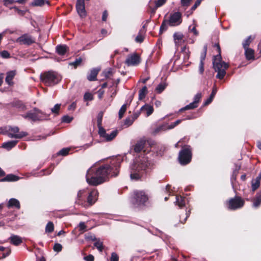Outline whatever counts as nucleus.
<instances>
[{
  "label": "nucleus",
  "mask_w": 261,
  "mask_h": 261,
  "mask_svg": "<svg viewBox=\"0 0 261 261\" xmlns=\"http://www.w3.org/2000/svg\"><path fill=\"white\" fill-rule=\"evenodd\" d=\"M94 99L93 95L90 92H87L84 95V99L85 101H91Z\"/></svg>",
  "instance_id": "8fccbe9b"
},
{
  "label": "nucleus",
  "mask_w": 261,
  "mask_h": 261,
  "mask_svg": "<svg viewBox=\"0 0 261 261\" xmlns=\"http://www.w3.org/2000/svg\"><path fill=\"white\" fill-rule=\"evenodd\" d=\"M198 105H196L195 102H191L190 104L187 105L184 108H181L179 110V112H183L185 111L188 110H192L196 108H197Z\"/></svg>",
  "instance_id": "72a5a7b5"
},
{
  "label": "nucleus",
  "mask_w": 261,
  "mask_h": 261,
  "mask_svg": "<svg viewBox=\"0 0 261 261\" xmlns=\"http://www.w3.org/2000/svg\"><path fill=\"white\" fill-rule=\"evenodd\" d=\"M261 180V174H259L255 179L252 180L251 187L252 190L254 192L260 186Z\"/></svg>",
  "instance_id": "5701e85b"
},
{
  "label": "nucleus",
  "mask_w": 261,
  "mask_h": 261,
  "mask_svg": "<svg viewBox=\"0 0 261 261\" xmlns=\"http://www.w3.org/2000/svg\"><path fill=\"white\" fill-rule=\"evenodd\" d=\"M9 240L11 244L15 246H18L22 242L21 238L17 235H12Z\"/></svg>",
  "instance_id": "aec40b11"
},
{
  "label": "nucleus",
  "mask_w": 261,
  "mask_h": 261,
  "mask_svg": "<svg viewBox=\"0 0 261 261\" xmlns=\"http://www.w3.org/2000/svg\"><path fill=\"white\" fill-rule=\"evenodd\" d=\"M154 109L152 106L146 104L142 106L140 109V111L144 112H146V116H149L151 115L153 112Z\"/></svg>",
  "instance_id": "b1692460"
},
{
  "label": "nucleus",
  "mask_w": 261,
  "mask_h": 261,
  "mask_svg": "<svg viewBox=\"0 0 261 261\" xmlns=\"http://www.w3.org/2000/svg\"><path fill=\"white\" fill-rule=\"evenodd\" d=\"M102 114L99 113L97 116V126H99L100 125H102Z\"/></svg>",
  "instance_id": "e2e57ef3"
},
{
  "label": "nucleus",
  "mask_w": 261,
  "mask_h": 261,
  "mask_svg": "<svg viewBox=\"0 0 261 261\" xmlns=\"http://www.w3.org/2000/svg\"><path fill=\"white\" fill-rule=\"evenodd\" d=\"M40 81L46 86H53L61 81V77L58 73L53 71L44 72L40 74Z\"/></svg>",
  "instance_id": "423d86ee"
},
{
  "label": "nucleus",
  "mask_w": 261,
  "mask_h": 261,
  "mask_svg": "<svg viewBox=\"0 0 261 261\" xmlns=\"http://www.w3.org/2000/svg\"><path fill=\"white\" fill-rule=\"evenodd\" d=\"M20 177L13 174H9L0 179L1 182H13L19 179Z\"/></svg>",
  "instance_id": "a211bd4d"
},
{
  "label": "nucleus",
  "mask_w": 261,
  "mask_h": 261,
  "mask_svg": "<svg viewBox=\"0 0 261 261\" xmlns=\"http://www.w3.org/2000/svg\"><path fill=\"white\" fill-rule=\"evenodd\" d=\"M183 121L182 119H178L175 122L171 123L170 125L166 126L165 125H162L158 127L155 129V132H159L161 130H165L167 129H171L174 128L175 127L179 124L181 122Z\"/></svg>",
  "instance_id": "dca6fc26"
},
{
  "label": "nucleus",
  "mask_w": 261,
  "mask_h": 261,
  "mask_svg": "<svg viewBox=\"0 0 261 261\" xmlns=\"http://www.w3.org/2000/svg\"><path fill=\"white\" fill-rule=\"evenodd\" d=\"M192 0H181L180 4L181 6L185 8V9L188 8L191 4Z\"/></svg>",
  "instance_id": "3c124183"
},
{
  "label": "nucleus",
  "mask_w": 261,
  "mask_h": 261,
  "mask_svg": "<svg viewBox=\"0 0 261 261\" xmlns=\"http://www.w3.org/2000/svg\"><path fill=\"white\" fill-rule=\"evenodd\" d=\"M99 70L94 68L90 71V73L87 75V79L89 81H95L97 80V76Z\"/></svg>",
  "instance_id": "bb28decb"
},
{
  "label": "nucleus",
  "mask_w": 261,
  "mask_h": 261,
  "mask_svg": "<svg viewBox=\"0 0 261 261\" xmlns=\"http://www.w3.org/2000/svg\"><path fill=\"white\" fill-rule=\"evenodd\" d=\"M108 16V12L107 10H105L102 13V20L103 21H106Z\"/></svg>",
  "instance_id": "338daca9"
},
{
  "label": "nucleus",
  "mask_w": 261,
  "mask_h": 261,
  "mask_svg": "<svg viewBox=\"0 0 261 261\" xmlns=\"http://www.w3.org/2000/svg\"><path fill=\"white\" fill-rule=\"evenodd\" d=\"M153 144V143L151 140L143 137L136 142L132 146V149L136 153H140L142 151L145 152L148 147H151Z\"/></svg>",
  "instance_id": "9d476101"
},
{
  "label": "nucleus",
  "mask_w": 261,
  "mask_h": 261,
  "mask_svg": "<svg viewBox=\"0 0 261 261\" xmlns=\"http://www.w3.org/2000/svg\"><path fill=\"white\" fill-rule=\"evenodd\" d=\"M245 204L244 200L240 196L236 195L234 197L231 198L227 200L225 204L228 210L236 211L241 208Z\"/></svg>",
  "instance_id": "1a4fd4ad"
},
{
  "label": "nucleus",
  "mask_w": 261,
  "mask_h": 261,
  "mask_svg": "<svg viewBox=\"0 0 261 261\" xmlns=\"http://www.w3.org/2000/svg\"><path fill=\"white\" fill-rule=\"evenodd\" d=\"M110 261H119V256L116 252H112Z\"/></svg>",
  "instance_id": "bf43d9fd"
},
{
  "label": "nucleus",
  "mask_w": 261,
  "mask_h": 261,
  "mask_svg": "<svg viewBox=\"0 0 261 261\" xmlns=\"http://www.w3.org/2000/svg\"><path fill=\"white\" fill-rule=\"evenodd\" d=\"M152 165L146 158L137 160L130 167V179L135 181L141 180Z\"/></svg>",
  "instance_id": "f03ea898"
},
{
  "label": "nucleus",
  "mask_w": 261,
  "mask_h": 261,
  "mask_svg": "<svg viewBox=\"0 0 261 261\" xmlns=\"http://www.w3.org/2000/svg\"><path fill=\"white\" fill-rule=\"evenodd\" d=\"M167 86V85L165 83H160L157 86L155 91L157 93L160 94L165 89Z\"/></svg>",
  "instance_id": "4c0bfd02"
},
{
  "label": "nucleus",
  "mask_w": 261,
  "mask_h": 261,
  "mask_svg": "<svg viewBox=\"0 0 261 261\" xmlns=\"http://www.w3.org/2000/svg\"><path fill=\"white\" fill-rule=\"evenodd\" d=\"M16 75V71H10L7 73V76L5 79L6 82L9 85H11L12 83V80Z\"/></svg>",
  "instance_id": "c756f323"
},
{
  "label": "nucleus",
  "mask_w": 261,
  "mask_h": 261,
  "mask_svg": "<svg viewBox=\"0 0 261 261\" xmlns=\"http://www.w3.org/2000/svg\"><path fill=\"white\" fill-rule=\"evenodd\" d=\"M166 1L167 0H158L155 2V8L161 7L166 3Z\"/></svg>",
  "instance_id": "052dcab7"
},
{
  "label": "nucleus",
  "mask_w": 261,
  "mask_h": 261,
  "mask_svg": "<svg viewBox=\"0 0 261 261\" xmlns=\"http://www.w3.org/2000/svg\"><path fill=\"white\" fill-rule=\"evenodd\" d=\"M202 1V0H196L194 5L191 7L190 11L187 12V13H189L188 16L193 13V11H195L197 9V8L200 5Z\"/></svg>",
  "instance_id": "a19ab883"
},
{
  "label": "nucleus",
  "mask_w": 261,
  "mask_h": 261,
  "mask_svg": "<svg viewBox=\"0 0 261 261\" xmlns=\"http://www.w3.org/2000/svg\"><path fill=\"white\" fill-rule=\"evenodd\" d=\"M12 105L13 107L19 109L22 111L26 109L25 106L23 103V102L21 101L20 100H16L15 101H14L12 103Z\"/></svg>",
  "instance_id": "e433bc0d"
},
{
  "label": "nucleus",
  "mask_w": 261,
  "mask_h": 261,
  "mask_svg": "<svg viewBox=\"0 0 261 261\" xmlns=\"http://www.w3.org/2000/svg\"><path fill=\"white\" fill-rule=\"evenodd\" d=\"M121 163L120 159L114 158L109 163L92 166L87 172V182L90 185L96 186L107 181L110 176H117L119 173Z\"/></svg>",
  "instance_id": "f257e3e1"
},
{
  "label": "nucleus",
  "mask_w": 261,
  "mask_h": 261,
  "mask_svg": "<svg viewBox=\"0 0 261 261\" xmlns=\"http://www.w3.org/2000/svg\"><path fill=\"white\" fill-rule=\"evenodd\" d=\"M84 259L86 261H94V257L92 254H89L86 256H85L84 257Z\"/></svg>",
  "instance_id": "0e129e2a"
},
{
  "label": "nucleus",
  "mask_w": 261,
  "mask_h": 261,
  "mask_svg": "<svg viewBox=\"0 0 261 261\" xmlns=\"http://www.w3.org/2000/svg\"><path fill=\"white\" fill-rule=\"evenodd\" d=\"M167 24H168V21L167 19H164L163 20L161 25L160 28V32L159 34L161 35L162 33L167 31L168 29V26Z\"/></svg>",
  "instance_id": "f704fd0d"
},
{
  "label": "nucleus",
  "mask_w": 261,
  "mask_h": 261,
  "mask_svg": "<svg viewBox=\"0 0 261 261\" xmlns=\"http://www.w3.org/2000/svg\"><path fill=\"white\" fill-rule=\"evenodd\" d=\"M192 157V148L190 145H185L182 147L179 151L178 160L181 165H186L189 164Z\"/></svg>",
  "instance_id": "0eeeda50"
},
{
  "label": "nucleus",
  "mask_w": 261,
  "mask_h": 261,
  "mask_svg": "<svg viewBox=\"0 0 261 261\" xmlns=\"http://www.w3.org/2000/svg\"><path fill=\"white\" fill-rule=\"evenodd\" d=\"M55 251L60 252L62 249V246L59 243H55L53 248Z\"/></svg>",
  "instance_id": "13d9d810"
},
{
  "label": "nucleus",
  "mask_w": 261,
  "mask_h": 261,
  "mask_svg": "<svg viewBox=\"0 0 261 261\" xmlns=\"http://www.w3.org/2000/svg\"><path fill=\"white\" fill-rule=\"evenodd\" d=\"M255 39L254 36H248L242 43L243 47L244 48H248L250 44Z\"/></svg>",
  "instance_id": "473e14b6"
},
{
  "label": "nucleus",
  "mask_w": 261,
  "mask_h": 261,
  "mask_svg": "<svg viewBox=\"0 0 261 261\" xmlns=\"http://www.w3.org/2000/svg\"><path fill=\"white\" fill-rule=\"evenodd\" d=\"M173 38L175 42L176 41H181L183 40L184 35L182 33L179 32H176L173 35Z\"/></svg>",
  "instance_id": "37998d69"
},
{
  "label": "nucleus",
  "mask_w": 261,
  "mask_h": 261,
  "mask_svg": "<svg viewBox=\"0 0 261 261\" xmlns=\"http://www.w3.org/2000/svg\"><path fill=\"white\" fill-rule=\"evenodd\" d=\"M118 130H115L112 131L111 134L109 135L107 133L106 136L103 137L107 141H110L113 140L118 135Z\"/></svg>",
  "instance_id": "2f4dec72"
},
{
  "label": "nucleus",
  "mask_w": 261,
  "mask_h": 261,
  "mask_svg": "<svg viewBox=\"0 0 261 261\" xmlns=\"http://www.w3.org/2000/svg\"><path fill=\"white\" fill-rule=\"evenodd\" d=\"M73 118L69 116L68 115H64L62 118V121L63 122L69 123L71 122Z\"/></svg>",
  "instance_id": "5fc2aeb1"
},
{
  "label": "nucleus",
  "mask_w": 261,
  "mask_h": 261,
  "mask_svg": "<svg viewBox=\"0 0 261 261\" xmlns=\"http://www.w3.org/2000/svg\"><path fill=\"white\" fill-rule=\"evenodd\" d=\"M98 134L99 135V136L103 138L105 136H106V134H107L106 130L104 128H103L102 127V125H100L99 126H98Z\"/></svg>",
  "instance_id": "603ef678"
},
{
  "label": "nucleus",
  "mask_w": 261,
  "mask_h": 261,
  "mask_svg": "<svg viewBox=\"0 0 261 261\" xmlns=\"http://www.w3.org/2000/svg\"><path fill=\"white\" fill-rule=\"evenodd\" d=\"M201 98V94L200 93H197L194 98L193 102H195L196 105H198V103L200 100Z\"/></svg>",
  "instance_id": "6e6d98bb"
},
{
  "label": "nucleus",
  "mask_w": 261,
  "mask_h": 261,
  "mask_svg": "<svg viewBox=\"0 0 261 261\" xmlns=\"http://www.w3.org/2000/svg\"><path fill=\"white\" fill-rule=\"evenodd\" d=\"M130 202L134 207L142 208L149 204V197L144 190H134L131 195Z\"/></svg>",
  "instance_id": "39448f33"
},
{
  "label": "nucleus",
  "mask_w": 261,
  "mask_h": 261,
  "mask_svg": "<svg viewBox=\"0 0 261 261\" xmlns=\"http://www.w3.org/2000/svg\"><path fill=\"white\" fill-rule=\"evenodd\" d=\"M252 205L255 208L258 207L261 204V191L257 192L252 200Z\"/></svg>",
  "instance_id": "4be33fe9"
},
{
  "label": "nucleus",
  "mask_w": 261,
  "mask_h": 261,
  "mask_svg": "<svg viewBox=\"0 0 261 261\" xmlns=\"http://www.w3.org/2000/svg\"><path fill=\"white\" fill-rule=\"evenodd\" d=\"M49 116V115L42 112L36 108H35L33 111H30L23 115L24 119L31 120L33 122L46 120Z\"/></svg>",
  "instance_id": "6e6552de"
},
{
  "label": "nucleus",
  "mask_w": 261,
  "mask_h": 261,
  "mask_svg": "<svg viewBox=\"0 0 261 261\" xmlns=\"http://www.w3.org/2000/svg\"><path fill=\"white\" fill-rule=\"evenodd\" d=\"M7 207L8 208L15 207L19 210L20 208V204L17 199L11 198L7 204Z\"/></svg>",
  "instance_id": "412c9836"
},
{
  "label": "nucleus",
  "mask_w": 261,
  "mask_h": 261,
  "mask_svg": "<svg viewBox=\"0 0 261 261\" xmlns=\"http://www.w3.org/2000/svg\"><path fill=\"white\" fill-rule=\"evenodd\" d=\"M54 230V223L49 221L47 223L45 227V232L48 233H51Z\"/></svg>",
  "instance_id": "ea45409f"
},
{
  "label": "nucleus",
  "mask_w": 261,
  "mask_h": 261,
  "mask_svg": "<svg viewBox=\"0 0 261 261\" xmlns=\"http://www.w3.org/2000/svg\"><path fill=\"white\" fill-rule=\"evenodd\" d=\"M168 24L170 27L177 26L182 23V14L179 12H176L170 14L168 20Z\"/></svg>",
  "instance_id": "f8f14e48"
},
{
  "label": "nucleus",
  "mask_w": 261,
  "mask_h": 261,
  "mask_svg": "<svg viewBox=\"0 0 261 261\" xmlns=\"http://www.w3.org/2000/svg\"><path fill=\"white\" fill-rule=\"evenodd\" d=\"M126 107H126V104L123 105L122 106V107H121V108L119 111V119H121L123 117L124 114L125 113V112L126 111Z\"/></svg>",
  "instance_id": "49530a36"
},
{
  "label": "nucleus",
  "mask_w": 261,
  "mask_h": 261,
  "mask_svg": "<svg viewBox=\"0 0 261 261\" xmlns=\"http://www.w3.org/2000/svg\"><path fill=\"white\" fill-rule=\"evenodd\" d=\"M217 90L215 86H214L213 87L212 91L211 94H210L209 97L205 101V102L203 103V106H206L210 104L212 101L213 100L216 93H217Z\"/></svg>",
  "instance_id": "393cba45"
},
{
  "label": "nucleus",
  "mask_w": 261,
  "mask_h": 261,
  "mask_svg": "<svg viewBox=\"0 0 261 261\" xmlns=\"http://www.w3.org/2000/svg\"><path fill=\"white\" fill-rule=\"evenodd\" d=\"M1 56L2 58L8 59L10 57V54L7 50H3L0 53Z\"/></svg>",
  "instance_id": "4d7b16f0"
},
{
  "label": "nucleus",
  "mask_w": 261,
  "mask_h": 261,
  "mask_svg": "<svg viewBox=\"0 0 261 261\" xmlns=\"http://www.w3.org/2000/svg\"><path fill=\"white\" fill-rule=\"evenodd\" d=\"M204 63L200 62L199 66V71L200 74H203L204 69Z\"/></svg>",
  "instance_id": "69168bd1"
},
{
  "label": "nucleus",
  "mask_w": 261,
  "mask_h": 261,
  "mask_svg": "<svg viewBox=\"0 0 261 261\" xmlns=\"http://www.w3.org/2000/svg\"><path fill=\"white\" fill-rule=\"evenodd\" d=\"M0 251H2L3 252L0 254L2 255L0 256V259H3L9 256L11 252V250L10 248L7 247L5 248L3 246H0Z\"/></svg>",
  "instance_id": "c85d7f7f"
},
{
  "label": "nucleus",
  "mask_w": 261,
  "mask_h": 261,
  "mask_svg": "<svg viewBox=\"0 0 261 261\" xmlns=\"http://www.w3.org/2000/svg\"><path fill=\"white\" fill-rule=\"evenodd\" d=\"M61 108V104H56L55 105L54 108L51 109V111L53 114L55 115H58L59 114V111Z\"/></svg>",
  "instance_id": "de8ad7c7"
},
{
  "label": "nucleus",
  "mask_w": 261,
  "mask_h": 261,
  "mask_svg": "<svg viewBox=\"0 0 261 261\" xmlns=\"http://www.w3.org/2000/svg\"><path fill=\"white\" fill-rule=\"evenodd\" d=\"M142 31H143V29H141L138 33V35L136 36L135 38V41L137 42L138 43H142L144 39V36H143L144 33H142Z\"/></svg>",
  "instance_id": "58836bf2"
},
{
  "label": "nucleus",
  "mask_w": 261,
  "mask_h": 261,
  "mask_svg": "<svg viewBox=\"0 0 261 261\" xmlns=\"http://www.w3.org/2000/svg\"><path fill=\"white\" fill-rule=\"evenodd\" d=\"M245 49V55L247 60L254 59V51L250 48H246Z\"/></svg>",
  "instance_id": "cd10ccee"
},
{
  "label": "nucleus",
  "mask_w": 261,
  "mask_h": 261,
  "mask_svg": "<svg viewBox=\"0 0 261 261\" xmlns=\"http://www.w3.org/2000/svg\"><path fill=\"white\" fill-rule=\"evenodd\" d=\"M7 135L10 138L21 139L27 136L28 133L23 131L19 132V128L17 126H9Z\"/></svg>",
  "instance_id": "9b49d317"
},
{
  "label": "nucleus",
  "mask_w": 261,
  "mask_h": 261,
  "mask_svg": "<svg viewBox=\"0 0 261 261\" xmlns=\"http://www.w3.org/2000/svg\"><path fill=\"white\" fill-rule=\"evenodd\" d=\"M75 6L77 13L82 18L85 17L87 13L85 10V0H77Z\"/></svg>",
  "instance_id": "2eb2a0df"
},
{
  "label": "nucleus",
  "mask_w": 261,
  "mask_h": 261,
  "mask_svg": "<svg viewBox=\"0 0 261 261\" xmlns=\"http://www.w3.org/2000/svg\"><path fill=\"white\" fill-rule=\"evenodd\" d=\"M69 50V47L65 44L58 45L56 47V51L60 56H63Z\"/></svg>",
  "instance_id": "f3484780"
},
{
  "label": "nucleus",
  "mask_w": 261,
  "mask_h": 261,
  "mask_svg": "<svg viewBox=\"0 0 261 261\" xmlns=\"http://www.w3.org/2000/svg\"><path fill=\"white\" fill-rule=\"evenodd\" d=\"M98 192L94 189L91 191L87 190H80L77 195L75 203L84 207L92 206L97 201Z\"/></svg>",
  "instance_id": "7ed1b4c3"
},
{
  "label": "nucleus",
  "mask_w": 261,
  "mask_h": 261,
  "mask_svg": "<svg viewBox=\"0 0 261 261\" xmlns=\"http://www.w3.org/2000/svg\"><path fill=\"white\" fill-rule=\"evenodd\" d=\"M214 47H216L218 55L214 56L213 67L215 71L218 72L216 77L222 80L226 74V70L229 67V64L222 60L221 47L219 43L215 44Z\"/></svg>",
  "instance_id": "20e7f679"
},
{
  "label": "nucleus",
  "mask_w": 261,
  "mask_h": 261,
  "mask_svg": "<svg viewBox=\"0 0 261 261\" xmlns=\"http://www.w3.org/2000/svg\"><path fill=\"white\" fill-rule=\"evenodd\" d=\"M16 42L20 45H31L35 42V39L28 34H24L18 37Z\"/></svg>",
  "instance_id": "ddd939ff"
},
{
  "label": "nucleus",
  "mask_w": 261,
  "mask_h": 261,
  "mask_svg": "<svg viewBox=\"0 0 261 261\" xmlns=\"http://www.w3.org/2000/svg\"><path fill=\"white\" fill-rule=\"evenodd\" d=\"M83 61V59L81 57L76 58L75 61L69 64L70 65L73 66L74 68H76L77 66H80Z\"/></svg>",
  "instance_id": "79ce46f5"
},
{
  "label": "nucleus",
  "mask_w": 261,
  "mask_h": 261,
  "mask_svg": "<svg viewBox=\"0 0 261 261\" xmlns=\"http://www.w3.org/2000/svg\"><path fill=\"white\" fill-rule=\"evenodd\" d=\"M70 150V148H63L61 150H60L58 152L57 154L59 155L66 156L67 154H68Z\"/></svg>",
  "instance_id": "a18cd8bd"
},
{
  "label": "nucleus",
  "mask_w": 261,
  "mask_h": 261,
  "mask_svg": "<svg viewBox=\"0 0 261 261\" xmlns=\"http://www.w3.org/2000/svg\"><path fill=\"white\" fill-rule=\"evenodd\" d=\"M11 9H13L15 12L17 13L20 16H23L26 13V11L20 10L17 7H12Z\"/></svg>",
  "instance_id": "864d4df0"
},
{
  "label": "nucleus",
  "mask_w": 261,
  "mask_h": 261,
  "mask_svg": "<svg viewBox=\"0 0 261 261\" xmlns=\"http://www.w3.org/2000/svg\"><path fill=\"white\" fill-rule=\"evenodd\" d=\"M147 93V88L146 86H144L139 91V99L142 100L145 97L146 94Z\"/></svg>",
  "instance_id": "c9c22d12"
},
{
  "label": "nucleus",
  "mask_w": 261,
  "mask_h": 261,
  "mask_svg": "<svg viewBox=\"0 0 261 261\" xmlns=\"http://www.w3.org/2000/svg\"><path fill=\"white\" fill-rule=\"evenodd\" d=\"M104 93H105V91L102 89H100L97 91L98 97L99 99H100L103 97Z\"/></svg>",
  "instance_id": "774afa93"
},
{
  "label": "nucleus",
  "mask_w": 261,
  "mask_h": 261,
  "mask_svg": "<svg viewBox=\"0 0 261 261\" xmlns=\"http://www.w3.org/2000/svg\"><path fill=\"white\" fill-rule=\"evenodd\" d=\"M18 141L17 140H11L3 143L2 147L7 150H10L14 147Z\"/></svg>",
  "instance_id": "6ab92c4d"
},
{
  "label": "nucleus",
  "mask_w": 261,
  "mask_h": 261,
  "mask_svg": "<svg viewBox=\"0 0 261 261\" xmlns=\"http://www.w3.org/2000/svg\"><path fill=\"white\" fill-rule=\"evenodd\" d=\"M94 246L100 252H102L103 249V243L99 241H96L94 243Z\"/></svg>",
  "instance_id": "09e8293b"
},
{
  "label": "nucleus",
  "mask_w": 261,
  "mask_h": 261,
  "mask_svg": "<svg viewBox=\"0 0 261 261\" xmlns=\"http://www.w3.org/2000/svg\"><path fill=\"white\" fill-rule=\"evenodd\" d=\"M45 3L50 5V2L47 0H33L31 5L32 6H42Z\"/></svg>",
  "instance_id": "7c9ffc66"
},
{
  "label": "nucleus",
  "mask_w": 261,
  "mask_h": 261,
  "mask_svg": "<svg viewBox=\"0 0 261 261\" xmlns=\"http://www.w3.org/2000/svg\"><path fill=\"white\" fill-rule=\"evenodd\" d=\"M175 203L180 208L184 207L186 205V198L181 195H176Z\"/></svg>",
  "instance_id": "a878e982"
},
{
  "label": "nucleus",
  "mask_w": 261,
  "mask_h": 261,
  "mask_svg": "<svg viewBox=\"0 0 261 261\" xmlns=\"http://www.w3.org/2000/svg\"><path fill=\"white\" fill-rule=\"evenodd\" d=\"M141 61V59L139 55L134 53L127 56L125 64L127 66H136L138 65Z\"/></svg>",
  "instance_id": "4468645a"
},
{
  "label": "nucleus",
  "mask_w": 261,
  "mask_h": 261,
  "mask_svg": "<svg viewBox=\"0 0 261 261\" xmlns=\"http://www.w3.org/2000/svg\"><path fill=\"white\" fill-rule=\"evenodd\" d=\"M134 120L130 118H126L124 121V125L127 126H130L134 122Z\"/></svg>",
  "instance_id": "680f3d73"
},
{
  "label": "nucleus",
  "mask_w": 261,
  "mask_h": 261,
  "mask_svg": "<svg viewBox=\"0 0 261 261\" xmlns=\"http://www.w3.org/2000/svg\"><path fill=\"white\" fill-rule=\"evenodd\" d=\"M207 45L205 44L204 47H203V51L202 53H201V55H200V62H202V63H204V61L205 60V57H206V53H207Z\"/></svg>",
  "instance_id": "c03bdc74"
}]
</instances>
